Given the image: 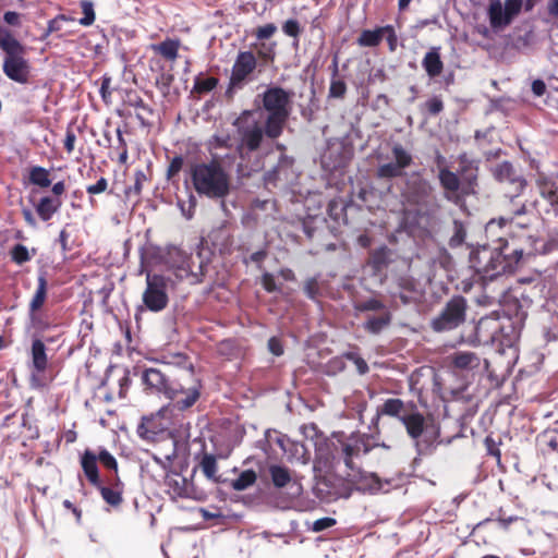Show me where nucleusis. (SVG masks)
<instances>
[{"mask_svg":"<svg viewBox=\"0 0 558 558\" xmlns=\"http://www.w3.org/2000/svg\"><path fill=\"white\" fill-rule=\"evenodd\" d=\"M11 260L17 265H23L32 259L28 248L23 244H15L10 251Z\"/></svg>","mask_w":558,"mask_h":558,"instance_id":"48","label":"nucleus"},{"mask_svg":"<svg viewBox=\"0 0 558 558\" xmlns=\"http://www.w3.org/2000/svg\"><path fill=\"white\" fill-rule=\"evenodd\" d=\"M97 458L104 468L109 471H113V475L118 474V462L107 449L100 450Z\"/></svg>","mask_w":558,"mask_h":558,"instance_id":"51","label":"nucleus"},{"mask_svg":"<svg viewBox=\"0 0 558 558\" xmlns=\"http://www.w3.org/2000/svg\"><path fill=\"white\" fill-rule=\"evenodd\" d=\"M263 108L268 111L265 134L269 138L279 136V86L268 88L263 96Z\"/></svg>","mask_w":558,"mask_h":558,"instance_id":"15","label":"nucleus"},{"mask_svg":"<svg viewBox=\"0 0 558 558\" xmlns=\"http://www.w3.org/2000/svg\"><path fill=\"white\" fill-rule=\"evenodd\" d=\"M48 281L45 275H39L37 279V289L29 302V313L36 314L44 306L47 299Z\"/></svg>","mask_w":558,"mask_h":558,"instance_id":"34","label":"nucleus"},{"mask_svg":"<svg viewBox=\"0 0 558 558\" xmlns=\"http://www.w3.org/2000/svg\"><path fill=\"white\" fill-rule=\"evenodd\" d=\"M384 39L383 26L375 29H364L357 38L361 47H376Z\"/></svg>","mask_w":558,"mask_h":558,"instance_id":"39","label":"nucleus"},{"mask_svg":"<svg viewBox=\"0 0 558 558\" xmlns=\"http://www.w3.org/2000/svg\"><path fill=\"white\" fill-rule=\"evenodd\" d=\"M267 448L264 449V453L262 457H258L256 460L257 466V480L268 488L270 485H274L276 488H279V459L276 454L275 449L272 448L270 441H267Z\"/></svg>","mask_w":558,"mask_h":558,"instance_id":"11","label":"nucleus"},{"mask_svg":"<svg viewBox=\"0 0 558 558\" xmlns=\"http://www.w3.org/2000/svg\"><path fill=\"white\" fill-rule=\"evenodd\" d=\"M392 161L381 163L377 167L376 177L378 179L391 180L402 177L404 170L411 166L413 160L411 154L401 144H395L392 146Z\"/></svg>","mask_w":558,"mask_h":558,"instance_id":"12","label":"nucleus"},{"mask_svg":"<svg viewBox=\"0 0 558 558\" xmlns=\"http://www.w3.org/2000/svg\"><path fill=\"white\" fill-rule=\"evenodd\" d=\"M409 411L403 413L400 422L410 438L414 440L417 453H430L438 444L440 429L433 420L425 418L414 402H409Z\"/></svg>","mask_w":558,"mask_h":558,"instance_id":"3","label":"nucleus"},{"mask_svg":"<svg viewBox=\"0 0 558 558\" xmlns=\"http://www.w3.org/2000/svg\"><path fill=\"white\" fill-rule=\"evenodd\" d=\"M165 485L167 487V493L172 499L192 497V484L180 473L172 472L167 474Z\"/></svg>","mask_w":558,"mask_h":558,"instance_id":"22","label":"nucleus"},{"mask_svg":"<svg viewBox=\"0 0 558 558\" xmlns=\"http://www.w3.org/2000/svg\"><path fill=\"white\" fill-rule=\"evenodd\" d=\"M345 476L357 490L377 493L383 487L381 482L376 474L364 472L362 468L360 469V474H357V472H347Z\"/></svg>","mask_w":558,"mask_h":558,"instance_id":"23","label":"nucleus"},{"mask_svg":"<svg viewBox=\"0 0 558 558\" xmlns=\"http://www.w3.org/2000/svg\"><path fill=\"white\" fill-rule=\"evenodd\" d=\"M409 409V402L404 403L401 399L397 398L387 399L380 407L377 408L376 414L372 420V424L377 426L383 415L396 417L401 421L403 413L408 412Z\"/></svg>","mask_w":558,"mask_h":558,"instance_id":"24","label":"nucleus"},{"mask_svg":"<svg viewBox=\"0 0 558 558\" xmlns=\"http://www.w3.org/2000/svg\"><path fill=\"white\" fill-rule=\"evenodd\" d=\"M106 504L113 508H118L123 502L124 484L119 475H109L105 481H100L99 485H94Z\"/></svg>","mask_w":558,"mask_h":558,"instance_id":"19","label":"nucleus"},{"mask_svg":"<svg viewBox=\"0 0 558 558\" xmlns=\"http://www.w3.org/2000/svg\"><path fill=\"white\" fill-rule=\"evenodd\" d=\"M465 312L466 300L461 295L453 296L432 320V328L435 331L452 330L464 323Z\"/></svg>","mask_w":558,"mask_h":558,"instance_id":"8","label":"nucleus"},{"mask_svg":"<svg viewBox=\"0 0 558 558\" xmlns=\"http://www.w3.org/2000/svg\"><path fill=\"white\" fill-rule=\"evenodd\" d=\"M191 180L198 195L223 198L230 191V179L218 160L199 162L191 167Z\"/></svg>","mask_w":558,"mask_h":558,"instance_id":"2","label":"nucleus"},{"mask_svg":"<svg viewBox=\"0 0 558 558\" xmlns=\"http://www.w3.org/2000/svg\"><path fill=\"white\" fill-rule=\"evenodd\" d=\"M525 213V204L514 203L507 214L487 222L485 231L488 236L495 238V246L492 251L483 250L480 253V262L484 264L477 267V272L484 280L512 272L524 258L555 250V241L534 236L526 225L514 221Z\"/></svg>","mask_w":558,"mask_h":558,"instance_id":"1","label":"nucleus"},{"mask_svg":"<svg viewBox=\"0 0 558 558\" xmlns=\"http://www.w3.org/2000/svg\"><path fill=\"white\" fill-rule=\"evenodd\" d=\"M347 357L350 359L356 366L359 374L364 375L368 372V365L364 359L355 353H348Z\"/></svg>","mask_w":558,"mask_h":558,"instance_id":"60","label":"nucleus"},{"mask_svg":"<svg viewBox=\"0 0 558 558\" xmlns=\"http://www.w3.org/2000/svg\"><path fill=\"white\" fill-rule=\"evenodd\" d=\"M110 84H111V77L106 76V75L102 76L101 85H100V95L105 102H108V99L111 96Z\"/></svg>","mask_w":558,"mask_h":558,"instance_id":"61","label":"nucleus"},{"mask_svg":"<svg viewBox=\"0 0 558 558\" xmlns=\"http://www.w3.org/2000/svg\"><path fill=\"white\" fill-rule=\"evenodd\" d=\"M492 174L498 182L513 186L515 195L511 197V203H513L514 198L518 197L526 186V180L523 178L522 173L509 161L495 165L492 168Z\"/></svg>","mask_w":558,"mask_h":558,"instance_id":"16","label":"nucleus"},{"mask_svg":"<svg viewBox=\"0 0 558 558\" xmlns=\"http://www.w3.org/2000/svg\"><path fill=\"white\" fill-rule=\"evenodd\" d=\"M391 313L389 311L381 312L379 316H368L363 324V328L373 335H378L391 323Z\"/></svg>","mask_w":558,"mask_h":558,"instance_id":"36","label":"nucleus"},{"mask_svg":"<svg viewBox=\"0 0 558 558\" xmlns=\"http://www.w3.org/2000/svg\"><path fill=\"white\" fill-rule=\"evenodd\" d=\"M251 114V111H244L234 122L240 136V143L236 150L241 158H244L245 155L257 150L264 138L265 126L262 123L255 121L252 124H243L244 120H246Z\"/></svg>","mask_w":558,"mask_h":558,"instance_id":"7","label":"nucleus"},{"mask_svg":"<svg viewBox=\"0 0 558 558\" xmlns=\"http://www.w3.org/2000/svg\"><path fill=\"white\" fill-rule=\"evenodd\" d=\"M379 446L374 436L368 434L352 433L340 441L339 457L342 459L347 472L360 474L361 461L364 456Z\"/></svg>","mask_w":558,"mask_h":558,"instance_id":"5","label":"nucleus"},{"mask_svg":"<svg viewBox=\"0 0 558 558\" xmlns=\"http://www.w3.org/2000/svg\"><path fill=\"white\" fill-rule=\"evenodd\" d=\"M198 466L202 470L203 474L206 478L215 482L220 483V476L218 473V463L216 456L207 452H203L201 454Z\"/></svg>","mask_w":558,"mask_h":558,"instance_id":"35","label":"nucleus"},{"mask_svg":"<svg viewBox=\"0 0 558 558\" xmlns=\"http://www.w3.org/2000/svg\"><path fill=\"white\" fill-rule=\"evenodd\" d=\"M191 383L185 385L183 383L175 381L174 396H168V399L173 402L160 409L159 414L162 417L168 416V412L177 409L179 411H185L192 408L201 397L202 384L198 379L194 378L193 375H187Z\"/></svg>","mask_w":558,"mask_h":558,"instance_id":"6","label":"nucleus"},{"mask_svg":"<svg viewBox=\"0 0 558 558\" xmlns=\"http://www.w3.org/2000/svg\"><path fill=\"white\" fill-rule=\"evenodd\" d=\"M28 180L32 184L46 189L51 185L50 172L41 166L29 169Z\"/></svg>","mask_w":558,"mask_h":558,"instance_id":"40","label":"nucleus"},{"mask_svg":"<svg viewBox=\"0 0 558 558\" xmlns=\"http://www.w3.org/2000/svg\"><path fill=\"white\" fill-rule=\"evenodd\" d=\"M345 93H347L345 82L342 78H340L339 76L331 77L328 96L330 98L342 99L345 96Z\"/></svg>","mask_w":558,"mask_h":558,"instance_id":"49","label":"nucleus"},{"mask_svg":"<svg viewBox=\"0 0 558 558\" xmlns=\"http://www.w3.org/2000/svg\"><path fill=\"white\" fill-rule=\"evenodd\" d=\"M73 21H74L73 17H70V16H68L65 14L57 15L54 19H52V20H50L48 22L47 29H46V32L43 35V39H46L52 33H57V32L61 31V28H62L61 23L62 22H73Z\"/></svg>","mask_w":558,"mask_h":558,"instance_id":"50","label":"nucleus"},{"mask_svg":"<svg viewBox=\"0 0 558 558\" xmlns=\"http://www.w3.org/2000/svg\"><path fill=\"white\" fill-rule=\"evenodd\" d=\"M167 262L172 266L177 267L179 269H184V267L187 265L189 256L185 252H183L179 247H171L168 250L167 253Z\"/></svg>","mask_w":558,"mask_h":558,"instance_id":"45","label":"nucleus"},{"mask_svg":"<svg viewBox=\"0 0 558 558\" xmlns=\"http://www.w3.org/2000/svg\"><path fill=\"white\" fill-rule=\"evenodd\" d=\"M315 495L325 502H331L339 498H349L350 488L344 482L333 475L319 477L314 486Z\"/></svg>","mask_w":558,"mask_h":558,"instance_id":"14","label":"nucleus"},{"mask_svg":"<svg viewBox=\"0 0 558 558\" xmlns=\"http://www.w3.org/2000/svg\"><path fill=\"white\" fill-rule=\"evenodd\" d=\"M180 39L167 38L159 44H154L150 49L168 61H175L179 57Z\"/></svg>","mask_w":558,"mask_h":558,"instance_id":"33","label":"nucleus"},{"mask_svg":"<svg viewBox=\"0 0 558 558\" xmlns=\"http://www.w3.org/2000/svg\"><path fill=\"white\" fill-rule=\"evenodd\" d=\"M80 7L82 9L83 17H81L78 20V23L82 26L93 25L96 20V14H95L93 2L90 0H82L80 2Z\"/></svg>","mask_w":558,"mask_h":558,"instance_id":"47","label":"nucleus"},{"mask_svg":"<svg viewBox=\"0 0 558 558\" xmlns=\"http://www.w3.org/2000/svg\"><path fill=\"white\" fill-rule=\"evenodd\" d=\"M400 299L404 304L415 302L421 298V291L416 289V284L412 279H401Z\"/></svg>","mask_w":558,"mask_h":558,"instance_id":"42","label":"nucleus"},{"mask_svg":"<svg viewBox=\"0 0 558 558\" xmlns=\"http://www.w3.org/2000/svg\"><path fill=\"white\" fill-rule=\"evenodd\" d=\"M502 325L496 316L482 317L475 326V341L478 344H494L501 342Z\"/></svg>","mask_w":558,"mask_h":558,"instance_id":"17","label":"nucleus"},{"mask_svg":"<svg viewBox=\"0 0 558 558\" xmlns=\"http://www.w3.org/2000/svg\"><path fill=\"white\" fill-rule=\"evenodd\" d=\"M143 303L150 312H161L169 303L167 279L162 275L146 274V289L143 292Z\"/></svg>","mask_w":558,"mask_h":558,"instance_id":"9","label":"nucleus"},{"mask_svg":"<svg viewBox=\"0 0 558 558\" xmlns=\"http://www.w3.org/2000/svg\"><path fill=\"white\" fill-rule=\"evenodd\" d=\"M219 80L217 77L210 76L203 78L201 75L195 77L193 92L203 95L211 92L217 87Z\"/></svg>","mask_w":558,"mask_h":558,"instance_id":"44","label":"nucleus"},{"mask_svg":"<svg viewBox=\"0 0 558 558\" xmlns=\"http://www.w3.org/2000/svg\"><path fill=\"white\" fill-rule=\"evenodd\" d=\"M98 458L89 449H86L81 456L82 470L90 485H99L100 476L97 465Z\"/></svg>","mask_w":558,"mask_h":558,"instance_id":"27","label":"nucleus"},{"mask_svg":"<svg viewBox=\"0 0 558 558\" xmlns=\"http://www.w3.org/2000/svg\"><path fill=\"white\" fill-rule=\"evenodd\" d=\"M355 310L359 312H385L388 311L385 303L376 298H369L364 301H359L355 304Z\"/></svg>","mask_w":558,"mask_h":558,"instance_id":"46","label":"nucleus"},{"mask_svg":"<svg viewBox=\"0 0 558 558\" xmlns=\"http://www.w3.org/2000/svg\"><path fill=\"white\" fill-rule=\"evenodd\" d=\"M304 290L308 298L314 299L318 292L317 280L315 278L308 279L305 283Z\"/></svg>","mask_w":558,"mask_h":558,"instance_id":"63","label":"nucleus"},{"mask_svg":"<svg viewBox=\"0 0 558 558\" xmlns=\"http://www.w3.org/2000/svg\"><path fill=\"white\" fill-rule=\"evenodd\" d=\"M502 7L506 10V14L513 21L524 7V0H505Z\"/></svg>","mask_w":558,"mask_h":558,"instance_id":"52","label":"nucleus"},{"mask_svg":"<svg viewBox=\"0 0 558 558\" xmlns=\"http://www.w3.org/2000/svg\"><path fill=\"white\" fill-rule=\"evenodd\" d=\"M0 49L4 52L3 73L12 81L26 84L29 77V65L25 59V47L13 35L0 40Z\"/></svg>","mask_w":558,"mask_h":558,"instance_id":"4","label":"nucleus"},{"mask_svg":"<svg viewBox=\"0 0 558 558\" xmlns=\"http://www.w3.org/2000/svg\"><path fill=\"white\" fill-rule=\"evenodd\" d=\"M451 362L454 368L459 371H473L481 365L480 356L470 351H457L451 355Z\"/></svg>","mask_w":558,"mask_h":558,"instance_id":"31","label":"nucleus"},{"mask_svg":"<svg viewBox=\"0 0 558 558\" xmlns=\"http://www.w3.org/2000/svg\"><path fill=\"white\" fill-rule=\"evenodd\" d=\"M438 180L440 186L444 190V197L448 202H451L456 205H459L463 202L464 194L462 193V184L458 173L450 171L446 167H439Z\"/></svg>","mask_w":558,"mask_h":558,"instance_id":"18","label":"nucleus"},{"mask_svg":"<svg viewBox=\"0 0 558 558\" xmlns=\"http://www.w3.org/2000/svg\"><path fill=\"white\" fill-rule=\"evenodd\" d=\"M424 108L432 116H437L444 110V102L439 96H433L424 104Z\"/></svg>","mask_w":558,"mask_h":558,"instance_id":"53","label":"nucleus"},{"mask_svg":"<svg viewBox=\"0 0 558 558\" xmlns=\"http://www.w3.org/2000/svg\"><path fill=\"white\" fill-rule=\"evenodd\" d=\"M422 66L430 77H437L444 70V62L440 57V47H432L422 60Z\"/></svg>","mask_w":558,"mask_h":558,"instance_id":"28","label":"nucleus"},{"mask_svg":"<svg viewBox=\"0 0 558 558\" xmlns=\"http://www.w3.org/2000/svg\"><path fill=\"white\" fill-rule=\"evenodd\" d=\"M257 481V474L254 470H244L239 476L231 481L230 486L232 489L241 492L253 486Z\"/></svg>","mask_w":558,"mask_h":558,"instance_id":"41","label":"nucleus"},{"mask_svg":"<svg viewBox=\"0 0 558 558\" xmlns=\"http://www.w3.org/2000/svg\"><path fill=\"white\" fill-rule=\"evenodd\" d=\"M3 21L12 26H19L20 25V14L15 11H7L3 14Z\"/></svg>","mask_w":558,"mask_h":558,"instance_id":"64","label":"nucleus"},{"mask_svg":"<svg viewBox=\"0 0 558 558\" xmlns=\"http://www.w3.org/2000/svg\"><path fill=\"white\" fill-rule=\"evenodd\" d=\"M256 68V58L251 51H241L232 66L230 82L226 95L232 97L233 89L242 88L246 78Z\"/></svg>","mask_w":558,"mask_h":558,"instance_id":"13","label":"nucleus"},{"mask_svg":"<svg viewBox=\"0 0 558 558\" xmlns=\"http://www.w3.org/2000/svg\"><path fill=\"white\" fill-rule=\"evenodd\" d=\"M537 186L541 195L548 201L551 206L558 204V186L555 182L542 178L537 180Z\"/></svg>","mask_w":558,"mask_h":558,"instance_id":"38","label":"nucleus"},{"mask_svg":"<svg viewBox=\"0 0 558 558\" xmlns=\"http://www.w3.org/2000/svg\"><path fill=\"white\" fill-rule=\"evenodd\" d=\"M487 15L490 27L494 31L505 29L512 23V19L506 14V10L500 0H490Z\"/></svg>","mask_w":558,"mask_h":558,"instance_id":"25","label":"nucleus"},{"mask_svg":"<svg viewBox=\"0 0 558 558\" xmlns=\"http://www.w3.org/2000/svg\"><path fill=\"white\" fill-rule=\"evenodd\" d=\"M277 32V26L274 23H269L263 26H258L254 31V35L258 40L268 39L274 36Z\"/></svg>","mask_w":558,"mask_h":558,"instance_id":"56","label":"nucleus"},{"mask_svg":"<svg viewBox=\"0 0 558 558\" xmlns=\"http://www.w3.org/2000/svg\"><path fill=\"white\" fill-rule=\"evenodd\" d=\"M342 147H329L328 150L323 155V166L329 170H336L344 167L345 158L341 154Z\"/></svg>","mask_w":558,"mask_h":558,"instance_id":"37","label":"nucleus"},{"mask_svg":"<svg viewBox=\"0 0 558 558\" xmlns=\"http://www.w3.org/2000/svg\"><path fill=\"white\" fill-rule=\"evenodd\" d=\"M143 383L154 392L163 393L168 396H174V384L175 381L169 380L163 373L157 368H147L143 373Z\"/></svg>","mask_w":558,"mask_h":558,"instance_id":"20","label":"nucleus"},{"mask_svg":"<svg viewBox=\"0 0 558 558\" xmlns=\"http://www.w3.org/2000/svg\"><path fill=\"white\" fill-rule=\"evenodd\" d=\"M33 369L43 374L48 367V355L45 343L40 339H34L31 347Z\"/></svg>","mask_w":558,"mask_h":558,"instance_id":"30","label":"nucleus"},{"mask_svg":"<svg viewBox=\"0 0 558 558\" xmlns=\"http://www.w3.org/2000/svg\"><path fill=\"white\" fill-rule=\"evenodd\" d=\"M282 29H283L284 34L294 38L293 46L298 47V44H299L298 36L301 33V27H300L299 22L295 20H288L284 23Z\"/></svg>","mask_w":558,"mask_h":558,"instance_id":"55","label":"nucleus"},{"mask_svg":"<svg viewBox=\"0 0 558 558\" xmlns=\"http://www.w3.org/2000/svg\"><path fill=\"white\" fill-rule=\"evenodd\" d=\"M76 142V135L70 129H68L65 138H64V149L68 154H71L74 150V145Z\"/></svg>","mask_w":558,"mask_h":558,"instance_id":"62","label":"nucleus"},{"mask_svg":"<svg viewBox=\"0 0 558 558\" xmlns=\"http://www.w3.org/2000/svg\"><path fill=\"white\" fill-rule=\"evenodd\" d=\"M460 182L462 184V193L464 197L475 193L477 185L478 168L474 161L466 159L464 156L460 157L459 168Z\"/></svg>","mask_w":558,"mask_h":558,"instance_id":"21","label":"nucleus"},{"mask_svg":"<svg viewBox=\"0 0 558 558\" xmlns=\"http://www.w3.org/2000/svg\"><path fill=\"white\" fill-rule=\"evenodd\" d=\"M281 450L290 461L307 463L308 452L305 446L301 442L291 441L289 438L281 435Z\"/></svg>","mask_w":558,"mask_h":558,"instance_id":"29","label":"nucleus"},{"mask_svg":"<svg viewBox=\"0 0 558 558\" xmlns=\"http://www.w3.org/2000/svg\"><path fill=\"white\" fill-rule=\"evenodd\" d=\"M337 521L333 518L325 517L313 522L311 530L313 532H322L336 525Z\"/></svg>","mask_w":558,"mask_h":558,"instance_id":"57","label":"nucleus"},{"mask_svg":"<svg viewBox=\"0 0 558 558\" xmlns=\"http://www.w3.org/2000/svg\"><path fill=\"white\" fill-rule=\"evenodd\" d=\"M384 38L388 44V48L391 52H395L398 47V36L392 25L383 26Z\"/></svg>","mask_w":558,"mask_h":558,"instance_id":"54","label":"nucleus"},{"mask_svg":"<svg viewBox=\"0 0 558 558\" xmlns=\"http://www.w3.org/2000/svg\"><path fill=\"white\" fill-rule=\"evenodd\" d=\"M62 206V201L59 197L44 196L35 206L38 217L43 221H48L52 216L59 211Z\"/></svg>","mask_w":558,"mask_h":558,"instance_id":"32","label":"nucleus"},{"mask_svg":"<svg viewBox=\"0 0 558 558\" xmlns=\"http://www.w3.org/2000/svg\"><path fill=\"white\" fill-rule=\"evenodd\" d=\"M302 492L303 487L300 480L293 477L287 468L281 466V499H283V495H287L289 499L298 498L302 495ZM282 504L283 500H281Z\"/></svg>","mask_w":558,"mask_h":558,"instance_id":"26","label":"nucleus"},{"mask_svg":"<svg viewBox=\"0 0 558 558\" xmlns=\"http://www.w3.org/2000/svg\"><path fill=\"white\" fill-rule=\"evenodd\" d=\"M465 238H466V228H465L464 223L457 219L453 220L452 234L448 242L449 246L451 248L461 246L464 243Z\"/></svg>","mask_w":558,"mask_h":558,"instance_id":"43","label":"nucleus"},{"mask_svg":"<svg viewBox=\"0 0 558 558\" xmlns=\"http://www.w3.org/2000/svg\"><path fill=\"white\" fill-rule=\"evenodd\" d=\"M432 195V184L420 173H412L407 179L402 196L408 204L420 208L426 207L429 204Z\"/></svg>","mask_w":558,"mask_h":558,"instance_id":"10","label":"nucleus"},{"mask_svg":"<svg viewBox=\"0 0 558 558\" xmlns=\"http://www.w3.org/2000/svg\"><path fill=\"white\" fill-rule=\"evenodd\" d=\"M108 189V180L101 177L95 184H90L86 186V192L89 195L101 194L106 192Z\"/></svg>","mask_w":558,"mask_h":558,"instance_id":"59","label":"nucleus"},{"mask_svg":"<svg viewBox=\"0 0 558 558\" xmlns=\"http://www.w3.org/2000/svg\"><path fill=\"white\" fill-rule=\"evenodd\" d=\"M183 163L184 160L182 156H174L167 169V178L170 180L175 177L182 170Z\"/></svg>","mask_w":558,"mask_h":558,"instance_id":"58","label":"nucleus"}]
</instances>
